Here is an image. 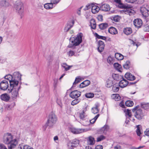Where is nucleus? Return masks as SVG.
<instances>
[{"instance_id": "bb28decb", "label": "nucleus", "mask_w": 149, "mask_h": 149, "mask_svg": "<svg viewBox=\"0 0 149 149\" xmlns=\"http://www.w3.org/2000/svg\"><path fill=\"white\" fill-rule=\"evenodd\" d=\"M123 32L126 35H128L132 33V30L130 27H127L124 29Z\"/></svg>"}, {"instance_id": "a878e982", "label": "nucleus", "mask_w": 149, "mask_h": 149, "mask_svg": "<svg viewBox=\"0 0 149 149\" xmlns=\"http://www.w3.org/2000/svg\"><path fill=\"white\" fill-rule=\"evenodd\" d=\"M87 143L90 145H93L95 143L94 138L91 136H89L87 139Z\"/></svg>"}, {"instance_id": "a211bd4d", "label": "nucleus", "mask_w": 149, "mask_h": 149, "mask_svg": "<svg viewBox=\"0 0 149 149\" xmlns=\"http://www.w3.org/2000/svg\"><path fill=\"white\" fill-rule=\"evenodd\" d=\"M125 78L130 81H133L135 79V77L130 73L127 72L125 75Z\"/></svg>"}, {"instance_id": "c9c22d12", "label": "nucleus", "mask_w": 149, "mask_h": 149, "mask_svg": "<svg viewBox=\"0 0 149 149\" xmlns=\"http://www.w3.org/2000/svg\"><path fill=\"white\" fill-rule=\"evenodd\" d=\"M115 58L118 60H122L123 59V56L121 54L116 53L115 54Z\"/></svg>"}, {"instance_id": "338daca9", "label": "nucleus", "mask_w": 149, "mask_h": 149, "mask_svg": "<svg viewBox=\"0 0 149 149\" xmlns=\"http://www.w3.org/2000/svg\"><path fill=\"white\" fill-rule=\"evenodd\" d=\"M29 146L27 145H23V149H29Z\"/></svg>"}, {"instance_id": "f3484780", "label": "nucleus", "mask_w": 149, "mask_h": 149, "mask_svg": "<svg viewBox=\"0 0 149 149\" xmlns=\"http://www.w3.org/2000/svg\"><path fill=\"white\" fill-rule=\"evenodd\" d=\"M125 115L127 118L125 121V123L126 124H128L129 122V120H130L129 118L131 117L132 116L131 111L128 109H127L125 113Z\"/></svg>"}, {"instance_id": "6ab92c4d", "label": "nucleus", "mask_w": 149, "mask_h": 149, "mask_svg": "<svg viewBox=\"0 0 149 149\" xmlns=\"http://www.w3.org/2000/svg\"><path fill=\"white\" fill-rule=\"evenodd\" d=\"M90 84V81L88 80H86L82 82L79 85L80 88H83L88 86Z\"/></svg>"}, {"instance_id": "09e8293b", "label": "nucleus", "mask_w": 149, "mask_h": 149, "mask_svg": "<svg viewBox=\"0 0 149 149\" xmlns=\"http://www.w3.org/2000/svg\"><path fill=\"white\" fill-rule=\"evenodd\" d=\"M95 37L98 39H101L104 40H106V38L105 37L100 36L97 33H95Z\"/></svg>"}, {"instance_id": "39448f33", "label": "nucleus", "mask_w": 149, "mask_h": 149, "mask_svg": "<svg viewBox=\"0 0 149 149\" xmlns=\"http://www.w3.org/2000/svg\"><path fill=\"white\" fill-rule=\"evenodd\" d=\"M22 75L18 72H15L13 76V81L10 82V86H14V85H18L19 81L21 79Z\"/></svg>"}, {"instance_id": "f8f14e48", "label": "nucleus", "mask_w": 149, "mask_h": 149, "mask_svg": "<svg viewBox=\"0 0 149 149\" xmlns=\"http://www.w3.org/2000/svg\"><path fill=\"white\" fill-rule=\"evenodd\" d=\"M98 47L97 48V50L99 52L101 53L104 49L105 45L103 42L100 40L98 41Z\"/></svg>"}, {"instance_id": "f704fd0d", "label": "nucleus", "mask_w": 149, "mask_h": 149, "mask_svg": "<svg viewBox=\"0 0 149 149\" xmlns=\"http://www.w3.org/2000/svg\"><path fill=\"white\" fill-rule=\"evenodd\" d=\"M124 11L126 14H129L130 15H132L134 13L133 10L129 8L125 9Z\"/></svg>"}, {"instance_id": "cd10ccee", "label": "nucleus", "mask_w": 149, "mask_h": 149, "mask_svg": "<svg viewBox=\"0 0 149 149\" xmlns=\"http://www.w3.org/2000/svg\"><path fill=\"white\" fill-rule=\"evenodd\" d=\"M0 5L2 7H6L9 6V3L6 0H1L0 1Z\"/></svg>"}, {"instance_id": "a18cd8bd", "label": "nucleus", "mask_w": 149, "mask_h": 149, "mask_svg": "<svg viewBox=\"0 0 149 149\" xmlns=\"http://www.w3.org/2000/svg\"><path fill=\"white\" fill-rule=\"evenodd\" d=\"M126 105L127 107H132L133 106L134 103L131 100H127L125 102Z\"/></svg>"}, {"instance_id": "c03bdc74", "label": "nucleus", "mask_w": 149, "mask_h": 149, "mask_svg": "<svg viewBox=\"0 0 149 149\" xmlns=\"http://www.w3.org/2000/svg\"><path fill=\"white\" fill-rule=\"evenodd\" d=\"M130 62L129 61H127L123 65L124 68L126 69H129L130 66Z\"/></svg>"}, {"instance_id": "e433bc0d", "label": "nucleus", "mask_w": 149, "mask_h": 149, "mask_svg": "<svg viewBox=\"0 0 149 149\" xmlns=\"http://www.w3.org/2000/svg\"><path fill=\"white\" fill-rule=\"evenodd\" d=\"M4 78L9 81L10 86V82L11 81H13V76L10 74H8L5 76Z\"/></svg>"}, {"instance_id": "774afa93", "label": "nucleus", "mask_w": 149, "mask_h": 149, "mask_svg": "<svg viewBox=\"0 0 149 149\" xmlns=\"http://www.w3.org/2000/svg\"><path fill=\"white\" fill-rule=\"evenodd\" d=\"M114 149H121V147L119 145H117L114 147Z\"/></svg>"}, {"instance_id": "9d476101", "label": "nucleus", "mask_w": 149, "mask_h": 149, "mask_svg": "<svg viewBox=\"0 0 149 149\" xmlns=\"http://www.w3.org/2000/svg\"><path fill=\"white\" fill-rule=\"evenodd\" d=\"M81 93L77 90L72 91L70 94V96L73 99L77 98L80 96Z\"/></svg>"}, {"instance_id": "5fc2aeb1", "label": "nucleus", "mask_w": 149, "mask_h": 149, "mask_svg": "<svg viewBox=\"0 0 149 149\" xmlns=\"http://www.w3.org/2000/svg\"><path fill=\"white\" fill-rule=\"evenodd\" d=\"M113 18V20L116 22H118L120 19V17L118 15L115 16Z\"/></svg>"}, {"instance_id": "603ef678", "label": "nucleus", "mask_w": 149, "mask_h": 149, "mask_svg": "<svg viewBox=\"0 0 149 149\" xmlns=\"http://www.w3.org/2000/svg\"><path fill=\"white\" fill-rule=\"evenodd\" d=\"M107 61L108 63L110 64H112L113 63V58L111 57V56H109L107 59Z\"/></svg>"}, {"instance_id": "f03ea898", "label": "nucleus", "mask_w": 149, "mask_h": 149, "mask_svg": "<svg viewBox=\"0 0 149 149\" xmlns=\"http://www.w3.org/2000/svg\"><path fill=\"white\" fill-rule=\"evenodd\" d=\"M57 120V117L55 114L52 112L50 113L48 116L46 123L43 127V129L45 130L47 126L49 128L52 127L56 123Z\"/></svg>"}, {"instance_id": "dca6fc26", "label": "nucleus", "mask_w": 149, "mask_h": 149, "mask_svg": "<svg viewBox=\"0 0 149 149\" xmlns=\"http://www.w3.org/2000/svg\"><path fill=\"white\" fill-rule=\"evenodd\" d=\"M100 10L104 11H108L110 10L109 5L107 4H103L100 6Z\"/></svg>"}, {"instance_id": "6e6d98bb", "label": "nucleus", "mask_w": 149, "mask_h": 149, "mask_svg": "<svg viewBox=\"0 0 149 149\" xmlns=\"http://www.w3.org/2000/svg\"><path fill=\"white\" fill-rule=\"evenodd\" d=\"M92 5V4H88L85 6V8H84V10H87L91 8Z\"/></svg>"}, {"instance_id": "473e14b6", "label": "nucleus", "mask_w": 149, "mask_h": 149, "mask_svg": "<svg viewBox=\"0 0 149 149\" xmlns=\"http://www.w3.org/2000/svg\"><path fill=\"white\" fill-rule=\"evenodd\" d=\"M44 8L47 9H49L52 8L53 5L51 2L45 4L44 5Z\"/></svg>"}, {"instance_id": "4468645a", "label": "nucleus", "mask_w": 149, "mask_h": 149, "mask_svg": "<svg viewBox=\"0 0 149 149\" xmlns=\"http://www.w3.org/2000/svg\"><path fill=\"white\" fill-rule=\"evenodd\" d=\"M0 98L2 100L7 102L10 99V97L8 94L5 93L0 95Z\"/></svg>"}, {"instance_id": "864d4df0", "label": "nucleus", "mask_w": 149, "mask_h": 149, "mask_svg": "<svg viewBox=\"0 0 149 149\" xmlns=\"http://www.w3.org/2000/svg\"><path fill=\"white\" fill-rule=\"evenodd\" d=\"M86 107L85 109H84L83 111V113H80L79 115V117L81 119L84 120V118L85 117V116L84 114V111H86Z\"/></svg>"}, {"instance_id": "de8ad7c7", "label": "nucleus", "mask_w": 149, "mask_h": 149, "mask_svg": "<svg viewBox=\"0 0 149 149\" xmlns=\"http://www.w3.org/2000/svg\"><path fill=\"white\" fill-rule=\"evenodd\" d=\"M99 116L100 114H98L97 115H96L93 119L90 120L89 122H90V123L91 124L94 123L97 119L99 117Z\"/></svg>"}, {"instance_id": "052dcab7", "label": "nucleus", "mask_w": 149, "mask_h": 149, "mask_svg": "<svg viewBox=\"0 0 149 149\" xmlns=\"http://www.w3.org/2000/svg\"><path fill=\"white\" fill-rule=\"evenodd\" d=\"M145 135L149 136V128L146 129V131L144 132Z\"/></svg>"}, {"instance_id": "7ed1b4c3", "label": "nucleus", "mask_w": 149, "mask_h": 149, "mask_svg": "<svg viewBox=\"0 0 149 149\" xmlns=\"http://www.w3.org/2000/svg\"><path fill=\"white\" fill-rule=\"evenodd\" d=\"M82 33H81L78 34L76 37H71L70 39V44L68 47L69 48H72L74 46H77L79 45L82 42Z\"/></svg>"}, {"instance_id": "79ce46f5", "label": "nucleus", "mask_w": 149, "mask_h": 149, "mask_svg": "<svg viewBox=\"0 0 149 149\" xmlns=\"http://www.w3.org/2000/svg\"><path fill=\"white\" fill-rule=\"evenodd\" d=\"M113 66L114 68L116 69H117L120 72H121V66L118 63H115L113 64Z\"/></svg>"}, {"instance_id": "13d9d810", "label": "nucleus", "mask_w": 149, "mask_h": 149, "mask_svg": "<svg viewBox=\"0 0 149 149\" xmlns=\"http://www.w3.org/2000/svg\"><path fill=\"white\" fill-rule=\"evenodd\" d=\"M61 0H51L50 1L51 2L53 5V4H57Z\"/></svg>"}, {"instance_id": "58836bf2", "label": "nucleus", "mask_w": 149, "mask_h": 149, "mask_svg": "<svg viewBox=\"0 0 149 149\" xmlns=\"http://www.w3.org/2000/svg\"><path fill=\"white\" fill-rule=\"evenodd\" d=\"M113 78L115 80L119 81L122 77L121 75L117 74H113L112 75Z\"/></svg>"}, {"instance_id": "e2e57ef3", "label": "nucleus", "mask_w": 149, "mask_h": 149, "mask_svg": "<svg viewBox=\"0 0 149 149\" xmlns=\"http://www.w3.org/2000/svg\"><path fill=\"white\" fill-rule=\"evenodd\" d=\"M103 147L101 145H98L96 146L95 149H102Z\"/></svg>"}, {"instance_id": "6e6552de", "label": "nucleus", "mask_w": 149, "mask_h": 149, "mask_svg": "<svg viewBox=\"0 0 149 149\" xmlns=\"http://www.w3.org/2000/svg\"><path fill=\"white\" fill-rule=\"evenodd\" d=\"M149 6L148 5H144L142 6L140 8L141 12L143 16L145 17H147L148 15Z\"/></svg>"}, {"instance_id": "ddd939ff", "label": "nucleus", "mask_w": 149, "mask_h": 149, "mask_svg": "<svg viewBox=\"0 0 149 149\" xmlns=\"http://www.w3.org/2000/svg\"><path fill=\"white\" fill-rule=\"evenodd\" d=\"M133 23L135 26L138 28H140L142 24V20L139 19H135Z\"/></svg>"}, {"instance_id": "2eb2a0df", "label": "nucleus", "mask_w": 149, "mask_h": 149, "mask_svg": "<svg viewBox=\"0 0 149 149\" xmlns=\"http://www.w3.org/2000/svg\"><path fill=\"white\" fill-rule=\"evenodd\" d=\"M123 79L121 80L119 83V86L121 88H123L127 86L128 84V82L124 78H122Z\"/></svg>"}, {"instance_id": "2f4dec72", "label": "nucleus", "mask_w": 149, "mask_h": 149, "mask_svg": "<svg viewBox=\"0 0 149 149\" xmlns=\"http://www.w3.org/2000/svg\"><path fill=\"white\" fill-rule=\"evenodd\" d=\"M109 32L112 34H116L117 33L118 31L117 29L113 27H111L109 29Z\"/></svg>"}, {"instance_id": "bf43d9fd", "label": "nucleus", "mask_w": 149, "mask_h": 149, "mask_svg": "<svg viewBox=\"0 0 149 149\" xmlns=\"http://www.w3.org/2000/svg\"><path fill=\"white\" fill-rule=\"evenodd\" d=\"M144 0H135V2L139 4H142L144 2Z\"/></svg>"}, {"instance_id": "8fccbe9b", "label": "nucleus", "mask_w": 149, "mask_h": 149, "mask_svg": "<svg viewBox=\"0 0 149 149\" xmlns=\"http://www.w3.org/2000/svg\"><path fill=\"white\" fill-rule=\"evenodd\" d=\"M81 80L79 78H76L74 81L73 83L72 87H75L77 84L80 82Z\"/></svg>"}, {"instance_id": "0e129e2a", "label": "nucleus", "mask_w": 149, "mask_h": 149, "mask_svg": "<svg viewBox=\"0 0 149 149\" xmlns=\"http://www.w3.org/2000/svg\"><path fill=\"white\" fill-rule=\"evenodd\" d=\"M74 54V52L72 51H70L68 52V54L69 56H73Z\"/></svg>"}, {"instance_id": "4d7b16f0", "label": "nucleus", "mask_w": 149, "mask_h": 149, "mask_svg": "<svg viewBox=\"0 0 149 149\" xmlns=\"http://www.w3.org/2000/svg\"><path fill=\"white\" fill-rule=\"evenodd\" d=\"M105 139V137L103 135H101L99 137H98L97 139V142L100 141Z\"/></svg>"}, {"instance_id": "f257e3e1", "label": "nucleus", "mask_w": 149, "mask_h": 149, "mask_svg": "<svg viewBox=\"0 0 149 149\" xmlns=\"http://www.w3.org/2000/svg\"><path fill=\"white\" fill-rule=\"evenodd\" d=\"M3 141L5 144L8 145L9 149L14 148L18 144L17 139H14L13 136L10 133H6L4 134Z\"/></svg>"}, {"instance_id": "c756f323", "label": "nucleus", "mask_w": 149, "mask_h": 149, "mask_svg": "<svg viewBox=\"0 0 149 149\" xmlns=\"http://www.w3.org/2000/svg\"><path fill=\"white\" fill-rule=\"evenodd\" d=\"M119 84H116L113 85L112 90L113 91L115 92H118L119 89Z\"/></svg>"}, {"instance_id": "ea45409f", "label": "nucleus", "mask_w": 149, "mask_h": 149, "mask_svg": "<svg viewBox=\"0 0 149 149\" xmlns=\"http://www.w3.org/2000/svg\"><path fill=\"white\" fill-rule=\"evenodd\" d=\"M75 99L73 100L71 103V104L72 105L74 106L80 102L81 101V99L79 98H75Z\"/></svg>"}, {"instance_id": "4c0bfd02", "label": "nucleus", "mask_w": 149, "mask_h": 149, "mask_svg": "<svg viewBox=\"0 0 149 149\" xmlns=\"http://www.w3.org/2000/svg\"><path fill=\"white\" fill-rule=\"evenodd\" d=\"M90 25L91 28L93 29H95L96 27V24L95 20L94 19H92L90 22Z\"/></svg>"}, {"instance_id": "c85d7f7f", "label": "nucleus", "mask_w": 149, "mask_h": 149, "mask_svg": "<svg viewBox=\"0 0 149 149\" xmlns=\"http://www.w3.org/2000/svg\"><path fill=\"white\" fill-rule=\"evenodd\" d=\"M137 129L136 130V132L137 135L138 136H140L141 134H142V132L141 131L142 129V127L141 125H138L136 126Z\"/></svg>"}, {"instance_id": "0eeeda50", "label": "nucleus", "mask_w": 149, "mask_h": 149, "mask_svg": "<svg viewBox=\"0 0 149 149\" xmlns=\"http://www.w3.org/2000/svg\"><path fill=\"white\" fill-rule=\"evenodd\" d=\"M14 86H10V90L8 89V91L10 92H11L12 97L14 99L16 98L19 95L18 91L20 88V86L18 87V85H13Z\"/></svg>"}, {"instance_id": "412c9836", "label": "nucleus", "mask_w": 149, "mask_h": 149, "mask_svg": "<svg viewBox=\"0 0 149 149\" xmlns=\"http://www.w3.org/2000/svg\"><path fill=\"white\" fill-rule=\"evenodd\" d=\"M109 128V125H105L100 129V131L102 133L106 134L107 131H108Z\"/></svg>"}, {"instance_id": "4be33fe9", "label": "nucleus", "mask_w": 149, "mask_h": 149, "mask_svg": "<svg viewBox=\"0 0 149 149\" xmlns=\"http://www.w3.org/2000/svg\"><path fill=\"white\" fill-rule=\"evenodd\" d=\"M100 10V7L96 6L93 5V4L91 7V11L93 13L95 14L97 13Z\"/></svg>"}, {"instance_id": "a19ab883", "label": "nucleus", "mask_w": 149, "mask_h": 149, "mask_svg": "<svg viewBox=\"0 0 149 149\" xmlns=\"http://www.w3.org/2000/svg\"><path fill=\"white\" fill-rule=\"evenodd\" d=\"M141 107L144 109L147 110L149 109V103H142L141 104Z\"/></svg>"}, {"instance_id": "b1692460", "label": "nucleus", "mask_w": 149, "mask_h": 149, "mask_svg": "<svg viewBox=\"0 0 149 149\" xmlns=\"http://www.w3.org/2000/svg\"><path fill=\"white\" fill-rule=\"evenodd\" d=\"M100 106L98 104H96L95 107L92 108V112L94 114H96L99 111V107Z\"/></svg>"}, {"instance_id": "20e7f679", "label": "nucleus", "mask_w": 149, "mask_h": 149, "mask_svg": "<svg viewBox=\"0 0 149 149\" xmlns=\"http://www.w3.org/2000/svg\"><path fill=\"white\" fill-rule=\"evenodd\" d=\"M139 107L137 106L132 109V111L134 116L138 120H141L144 116L142 110L139 108Z\"/></svg>"}, {"instance_id": "1a4fd4ad", "label": "nucleus", "mask_w": 149, "mask_h": 149, "mask_svg": "<svg viewBox=\"0 0 149 149\" xmlns=\"http://www.w3.org/2000/svg\"><path fill=\"white\" fill-rule=\"evenodd\" d=\"M79 141L77 139H74L72 140L71 143L68 144V146L69 148L72 149L74 147L77 146L79 144Z\"/></svg>"}, {"instance_id": "423d86ee", "label": "nucleus", "mask_w": 149, "mask_h": 149, "mask_svg": "<svg viewBox=\"0 0 149 149\" xmlns=\"http://www.w3.org/2000/svg\"><path fill=\"white\" fill-rule=\"evenodd\" d=\"M14 8L16 12L19 15H22L24 12V8L22 3L20 1H17L14 5Z\"/></svg>"}, {"instance_id": "680f3d73", "label": "nucleus", "mask_w": 149, "mask_h": 149, "mask_svg": "<svg viewBox=\"0 0 149 149\" xmlns=\"http://www.w3.org/2000/svg\"><path fill=\"white\" fill-rule=\"evenodd\" d=\"M0 149H7L6 146L3 144H0Z\"/></svg>"}, {"instance_id": "3c124183", "label": "nucleus", "mask_w": 149, "mask_h": 149, "mask_svg": "<svg viewBox=\"0 0 149 149\" xmlns=\"http://www.w3.org/2000/svg\"><path fill=\"white\" fill-rule=\"evenodd\" d=\"M85 96L87 98H92L94 96V94L91 93H87L85 94Z\"/></svg>"}, {"instance_id": "9b49d317", "label": "nucleus", "mask_w": 149, "mask_h": 149, "mask_svg": "<svg viewBox=\"0 0 149 149\" xmlns=\"http://www.w3.org/2000/svg\"><path fill=\"white\" fill-rule=\"evenodd\" d=\"M8 87V81L4 80L1 82L0 83V88L3 90H6Z\"/></svg>"}, {"instance_id": "72a5a7b5", "label": "nucleus", "mask_w": 149, "mask_h": 149, "mask_svg": "<svg viewBox=\"0 0 149 149\" xmlns=\"http://www.w3.org/2000/svg\"><path fill=\"white\" fill-rule=\"evenodd\" d=\"M98 26L100 29L103 30L108 27V25L107 23H104L99 24Z\"/></svg>"}, {"instance_id": "37998d69", "label": "nucleus", "mask_w": 149, "mask_h": 149, "mask_svg": "<svg viewBox=\"0 0 149 149\" xmlns=\"http://www.w3.org/2000/svg\"><path fill=\"white\" fill-rule=\"evenodd\" d=\"M112 97L116 101H118L120 99V97L118 94H113Z\"/></svg>"}, {"instance_id": "7c9ffc66", "label": "nucleus", "mask_w": 149, "mask_h": 149, "mask_svg": "<svg viewBox=\"0 0 149 149\" xmlns=\"http://www.w3.org/2000/svg\"><path fill=\"white\" fill-rule=\"evenodd\" d=\"M61 65L62 67L65 69V71L69 70L72 66V65H68L66 63H62L61 64Z\"/></svg>"}, {"instance_id": "aec40b11", "label": "nucleus", "mask_w": 149, "mask_h": 149, "mask_svg": "<svg viewBox=\"0 0 149 149\" xmlns=\"http://www.w3.org/2000/svg\"><path fill=\"white\" fill-rule=\"evenodd\" d=\"M71 132L74 134H79L84 132L82 129H78L75 128H72L70 129Z\"/></svg>"}, {"instance_id": "5701e85b", "label": "nucleus", "mask_w": 149, "mask_h": 149, "mask_svg": "<svg viewBox=\"0 0 149 149\" xmlns=\"http://www.w3.org/2000/svg\"><path fill=\"white\" fill-rule=\"evenodd\" d=\"M74 24L73 21H71L68 23L66 26L64 28V31L65 32H67L73 26Z\"/></svg>"}, {"instance_id": "69168bd1", "label": "nucleus", "mask_w": 149, "mask_h": 149, "mask_svg": "<svg viewBox=\"0 0 149 149\" xmlns=\"http://www.w3.org/2000/svg\"><path fill=\"white\" fill-rule=\"evenodd\" d=\"M11 108V106L10 105L7 104L6 106V109L8 110H10Z\"/></svg>"}, {"instance_id": "49530a36", "label": "nucleus", "mask_w": 149, "mask_h": 149, "mask_svg": "<svg viewBox=\"0 0 149 149\" xmlns=\"http://www.w3.org/2000/svg\"><path fill=\"white\" fill-rule=\"evenodd\" d=\"M115 2L118 3L120 5L119 7L120 8H125V6L121 3L120 0H114Z\"/></svg>"}, {"instance_id": "393cba45", "label": "nucleus", "mask_w": 149, "mask_h": 149, "mask_svg": "<svg viewBox=\"0 0 149 149\" xmlns=\"http://www.w3.org/2000/svg\"><path fill=\"white\" fill-rule=\"evenodd\" d=\"M113 85V81L111 78H110L107 79L106 81V86L107 88H110Z\"/></svg>"}]
</instances>
